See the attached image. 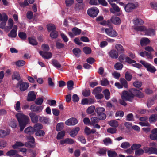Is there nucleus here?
<instances>
[{"mask_svg":"<svg viewBox=\"0 0 157 157\" xmlns=\"http://www.w3.org/2000/svg\"><path fill=\"white\" fill-rule=\"evenodd\" d=\"M105 95V98L106 100L110 98V93L109 90L107 89L105 90L103 92Z\"/></svg>","mask_w":157,"mask_h":157,"instance_id":"43","label":"nucleus"},{"mask_svg":"<svg viewBox=\"0 0 157 157\" xmlns=\"http://www.w3.org/2000/svg\"><path fill=\"white\" fill-rule=\"evenodd\" d=\"M20 89L21 90L24 91L26 90L29 86V84L26 82H22L19 83Z\"/></svg>","mask_w":157,"mask_h":157,"instance_id":"21","label":"nucleus"},{"mask_svg":"<svg viewBox=\"0 0 157 157\" xmlns=\"http://www.w3.org/2000/svg\"><path fill=\"white\" fill-rule=\"evenodd\" d=\"M24 146V144L21 142L17 141L15 144L13 145L12 147L13 149H17L19 147H23Z\"/></svg>","mask_w":157,"mask_h":157,"instance_id":"29","label":"nucleus"},{"mask_svg":"<svg viewBox=\"0 0 157 157\" xmlns=\"http://www.w3.org/2000/svg\"><path fill=\"white\" fill-rule=\"evenodd\" d=\"M133 23L135 25H138L143 24L144 21L140 18H135L133 20Z\"/></svg>","mask_w":157,"mask_h":157,"instance_id":"25","label":"nucleus"},{"mask_svg":"<svg viewBox=\"0 0 157 157\" xmlns=\"http://www.w3.org/2000/svg\"><path fill=\"white\" fill-rule=\"evenodd\" d=\"M133 91L136 96L141 98L144 97V94L140 90L134 89Z\"/></svg>","mask_w":157,"mask_h":157,"instance_id":"32","label":"nucleus"},{"mask_svg":"<svg viewBox=\"0 0 157 157\" xmlns=\"http://www.w3.org/2000/svg\"><path fill=\"white\" fill-rule=\"evenodd\" d=\"M112 8L110 9L111 13L115 14L116 12H119L120 11V9L119 7L116 4L111 6Z\"/></svg>","mask_w":157,"mask_h":157,"instance_id":"16","label":"nucleus"},{"mask_svg":"<svg viewBox=\"0 0 157 157\" xmlns=\"http://www.w3.org/2000/svg\"><path fill=\"white\" fill-rule=\"evenodd\" d=\"M67 88L69 90H71L73 88V82L72 80H70L67 82Z\"/></svg>","mask_w":157,"mask_h":157,"instance_id":"48","label":"nucleus"},{"mask_svg":"<svg viewBox=\"0 0 157 157\" xmlns=\"http://www.w3.org/2000/svg\"><path fill=\"white\" fill-rule=\"evenodd\" d=\"M150 42L149 40L147 38H143L141 40L140 44L141 46L146 45Z\"/></svg>","mask_w":157,"mask_h":157,"instance_id":"31","label":"nucleus"},{"mask_svg":"<svg viewBox=\"0 0 157 157\" xmlns=\"http://www.w3.org/2000/svg\"><path fill=\"white\" fill-rule=\"evenodd\" d=\"M120 81L123 87L125 88H128L127 82L125 79L124 78H121Z\"/></svg>","mask_w":157,"mask_h":157,"instance_id":"42","label":"nucleus"},{"mask_svg":"<svg viewBox=\"0 0 157 157\" xmlns=\"http://www.w3.org/2000/svg\"><path fill=\"white\" fill-rule=\"evenodd\" d=\"M101 84L104 86H105L109 84V82L108 81L106 78L103 79L100 81Z\"/></svg>","mask_w":157,"mask_h":157,"instance_id":"57","label":"nucleus"},{"mask_svg":"<svg viewBox=\"0 0 157 157\" xmlns=\"http://www.w3.org/2000/svg\"><path fill=\"white\" fill-rule=\"evenodd\" d=\"M7 19L8 16L6 14L3 13L1 14L0 13V21H7Z\"/></svg>","mask_w":157,"mask_h":157,"instance_id":"53","label":"nucleus"},{"mask_svg":"<svg viewBox=\"0 0 157 157\" xmlns=\"http://www.w3.org/2000/svg\"><path fill=\"white\" fill-rule=\"evenodd\" d=\"M96 109L95 107L92 105L89 107L86 110V113L89 114H91L94 112Z\"/></svg>","mask_w":157,"mask_h":157,"instance_id":"38","label":"nucleus"},{"mask_svg":"<svg viewBox=\"0 0 157 157\" xmlns=\"http://www.w3.org/2000/svg\"><path fill=\"white\" fill-rule=\"evenodd\" d=\"M17 26L14 25L13 29L11 30L10 33L8 34L9 36L11 37H15L17 36Z\"/></svg>","mask_w":157,"mask_h":157,"instance_id":"10","label":"nucleus"},{"mask_svg":"<svg viewBox=\"0 0 157 157\" xmlns=\"http://www.w3.org/2000/svg\"><path fill=\"white\" fill-rule=\"evenodd\" d=\"M29 42L31 44L35 45L37 44V43L35 39L33 37H30L29 38Z\"/></svg>","mask_w":157,"mask_h":157,"instance_id":"52","label":"nucleus"},{"mask_svg":"<svg viewBox=\"0 0 157 157\" xmlns=\"http://www.w3.org/2000/svg\"><path fill=\"white\" fill-rule=\"evenodd\" d=\"M74 141L71 139L67 138L64 140H62L60 141V143L62 144H71L74 143Z\"/></svg>","mask_w":157,"mask_h":157,"instance_id":"24","label":"nucleus"},{"mask_svg":"<svg viewBox=\"0 0 157 157\" xmlns=\"http://www.w3.org/2000/svg\"><path fill=\"white\" fill-rule=\"evenodd\" d=\"M138 6V3L137 2L134 3H128L125 6L124 9L126 12L129 13L133 9L137 8Z\"/></svg>","mask_w":157,"mask_h":157,"instance_id":"3","label":"nucleus"},{"mask_svg":"<svg viewBox=\"0 0 157 157\" xmlns=\"http://www.w3.org/2000/svg\"><path fill=\"white\" fill-rule=\"evenodd\" d=\"M10 133V131L9 130L0 129V138H4L9 135Z\"/></svg>","mask_w":157,"mask_h":157,"instance_id":"20","label":"nucleus"},{"mask_svg":"<svg viewBox=\"0 0 157 157\" xmlns=\"http://www.w3.org/2000/svg\"><path fill=\"white\" fill-rule=\"evenodd\" d=\"M123 67V65L120 63H117L114 65V68L117 70H121Z\"/></svg>","mask_w":157,"mask_h":157,"instance_id":"51","label":"nucleus"},{"mask_svg":"<svg viewBox=\"0 0 157 157\" xmlns=\"http://www.w3.org/2000/svg\"><path fill=\"white\" fill-rule=\"evenodd\" d=\"M72 31L75 35H78L81 32V30L77 28H74L72 29Z\"/></svg>","mask_w":157,"mask_h":157,"instance_id":"56","label":"nucleus"},{"mask_svg":"<svg viewBox=\"0 0 157 157\" xmlns=\"http://www.w3.org/2000/svg\"><path fill=\"white\" fill-rule=\"evenodd\" d=\"M108 155L109 157H116L117 154L113 151L109 150L108 151Z\"/></svg>","mask_w":157,"mask_h":157,"instance_id":"47","label":"nucleus"},{"mask_svg":"<svg viewBox=\"0 0 157 157\" xmlns=\"http://www.w3.org/2000/svg\"><path fill=\"white\" fill-rule=\"evenodd\" d=\"M64 124L63 123H58L56 126V130L57 131H60L63 128Z\"/></svg>","mask_w":157,"mask_h":157,"instance_id":"49","label":"nucleus"},{"mask_svg":"<svg viewBox=\"0 0 157 157\" xmlns=\"http://www.w3.org/2000/svg\"><path fill=\"white\" fill-rule=\"evenodd\" d=\"M134 29L137 31H144L146 29V28L144 26H134Z\"/></svg>","mask_w":157,"mask_h":157,"instance_id":"26","label":"nucleus"},{"mask_svg":"<svg viewBox=\"0 0 157 157\" xmlns=\"http://www.w3.org/2000/svg\"><path fill=\"white\" fill-rule=\"evenodd\" d=\"M36 135L38 136H42L45 134V132L44 131L40 130L37 131L36 133Z\"/></svg>","mask_w":157,"mask_h":157,"instance_id":"64","label":"nucleus"},{"mask_svg":"<svg viewBox=\"0 0 157 157\" xmlns=\"http://www.w3.org/2000/svg\"><path fill=\"white\" fill-rule=\"evenodd\" d=\"M115 48L118 52L123 53L124 52V49L122 45L120 44H117L115 45Z\"/></svg>","mask_w":157,"mask_h":157,"instance_id":"27","label":"nucleus"},{"mask_svg":"<svg viewBox=\"0 0 157 157\" xmlns=\"http://www.w3.org/2000/svg\"><path fill=\"white\" fill-rule=\"evenodd\" d=\"M143 149L145 153H148L150 154H154L157 155V149L155 148L145 147Z\"/></svg>","mask_w":157,"mask_h":157,"instance_id":"8","label":"nucleus"},{"mask_svg":"<svg viewBox=\"0 0 157 157\" xmlns=\"http://www.w3.org/2000/svg\"><path fill=\"white\" fill-rule=\"evenodd\" d=\"M99 118H98L96 117H93L91 118V123L90 125H94L96 123H98L99 120Z\"/></svg>","mask_w":157,"mask_h":157,"instance_id":"39","label":"nucleus"},{"mask_svg":"<svg viewBox=\"0 0 157 157\" xmlns=\"http://www.w3.org/2000/svg\"><path fill=\"white\" fill-rule=\"evenodd\" d=\"M50 36L52 38H56L58 36L57 32L54 30L52 31L50 34Z\"/></svg>","mask_w":157,"mask_h":157,"instance_id":"60","label":"nucleus"},{"mask_svg":"<svg viewBox=\"0 0 157 157\" xmlns=\"http://www.w3.org/2000/svg\"><path fill=\"white\" fill-rule=\"evenodd\" d=\"M15 64L17 66H22L25 64V62L23 60H19L16 62Z\"/></svg>","mask_w":157,"mask_h":157,"instance_id":"62","label":"nucleus"},{"mask_svg":"<svg viewBox=\"0 0 157 157\" xmlns=\"http://www.w3.org/2000/svg\"><path fill=\"white\" fill-rule=\"evenodd\" d=\"M19 37L22 40H25L27 37L26 34L23 32H20L18 34Z\"/></svg>","mask_w":157,"mask_h":157,"instance_id":"61","label":"nucleus"},{"mask_svg":"<svg viewBox=\"0 0 157 157\" xmlns=\"http://www.w3.org/2000/svg\"><path fill=\"white\" fill-rule=\"evenodd\" d=\"M43 109V107L41 106H37L33 105H31L30 106V110L32 111L40 112Z\"/></svg>","mask_w":157,"mask_h":157,"instance_id":"11","label":"nucleus"},{"mask_svg":"<svg viewBox=\"0 0 157 157\" xmlns=\"http://www.w3.org/2000/svg\"><path fill=\"white\" fill-rule=\"evenodd\" d=\"M42 126L41 124L38 123L34 125L33 128L35 132L42 128Z\"/></svg>","mask_w":157,"mask_h":157,"instance_id":"63","label":"nucleus"},{"mask_svg":"<svg viewBox=\"0 0 157 157\" xmlns=\"http://www.w3.org/2000/svg\"><path fill=\"white\" fill-rule=\"evenodd\" d=\"M133 84L135 87L138 88L141 86L142 84L141 82L136 81L133 82Z\"/></svg>","mask_w":157,"mask_h":157,"instance_id":"50","label":"nucleus"},{"mask_svg":"<svg viewBox=\"0 0 157 157\" xmlns=\"http://www.w3.org/2000/svg\"><path fill=\"white\" fill-rule=\"evenodd\" d=\"M109 124L113 127H117L119 125L118 122L115 120H111L108 122Z\"/></svg>","mask_w":157,"mask_h":157,"instance_id":"30","label":"nucleus"},{"mask_svg":"<svg viewBox=\"0 0 157 157\" xmlns=\"http://www.w3.org/2000/svg\"><path fill=\"white\" fill-rule=\"evenodd\" d=\"M84 6V4L83 2H78L76 4L75 7V9L76 10H78L82 9Z\"/></svg>","mask_w":157,"mask_h":157,"instance_id":"36","label":"nucleus"},{"mask_svg":"<svg viewBox=\"0 0 157 157\" xmlns=\"http://www.w3.org/2000/svg\"><path fill=\"white\" fill-rule=\"evenodd\" d=\"M134 96L132 94L128 93L127 91H124L121 95L122 99L119 100V103L125 106L127 104L125 101H131Z\"/></svg>","mask_w":157,"mask_h":157,"instance_id":"2","label":"nucleus"},{"mask_svg":"<svg viewBox=\"0 0 157 157\" xmlns=\"http://www.w3.org/2000/svg\"><path fill=\"white\" fill-rule=\"evenodd\" d=\"M130 144L128 142H125L122 143L121 145V148L124 149H126L130 146Z\"/></svg>","mask_w":157,"mask_h":157,"instance_id":"46","label":"nucleus"},{"mask_svg":"<svg viewBox=\"0 0 157 157\" xmlns=\"http://www.w3.org/2000/svg\"><path fill=\"white\" fill-rule=\"evenodd\" d=\"M145 35L148 36H153L155 35V32L154 30L151 28L146 29L145 32Z\"/></svg>","mask_w":157,"mask_h":157,"instance_id":"17","label":"nucleus"},{"mask_svg":"<svg viewBox=\"0 0 157 157\" xmlns=\"http://www.w3.org/2000/svg\"><path fill=\"white\" fill-rule=\"evenodd\" d=\"M109 55L111 58L113 59H116L118 56V52L114 50L111 51L109 52Z\"/></svg>","mask_w":157,"mask_h":157,"instance_id":"23","label":"nucleus"},{"mask_svg":"<svg viewBox=\"0 0 157 157\" xmlns=\"http://www.w3.org/2000/svg\"><path fill=\"white\" fill-rule=\"evenodd\" d=\"M78 121L75 118H71L67 120L65 123L68 126L75 125L77 124Z\"/></svg>","mask_w":157,"mask_h":157,"instance_id":"9","label":"nucleus"},{"mask_svg":"<svg viewBox=\"0 0 157 157\" xmlns=\"http://www.w3.org/2000/svg\"><path fill=\"white\" fill-rule=\"evenodd\" d=\"M80 128L78 127H77L73 130L70 132V135L71 137H74L78 133V132Z\"/></svg>","mask_w":157,"mask_h":157,"instance_id":"33","label":"nucleus"},{"mask_svg":"<svg viewBox=\"0 0 157 157\" xmlns=\"http://www.w3.org/2000/svg\"><path fill=\"white\" fill-rule=\"evenodd\" d=\"M154 99L153 98L149 99L147 103V105L148 107H150L154 104Z\"/></svg>","mask_w":157,"mask_h":157,"instance_id":"58","label":"nucleus"},{"mask_svg":"<svg viewBox=\"0 0 157 157\" xmlns=\"http://www.w3.org/2000/svg\"><path fill=\"white\" fill-rule=\"evenodd\" d=\"M99 13L98 9L96 7H93L88 9L87 13L91 17H96Z\"/></svg>","mask_w":157,"mask_h":157,"instance_id":"6","label":"nucleus"},{"mask_svg":"<svg viewBox=\"0 0 157 157\" xmlns=\"http://www.w3.org/2000/svg\"><path fill=\"white\" fill-rule=\"evenodd\" d=\"M36 96L34 91H31L29 93L28 97L27 99L28 101H34L36 98Z\"/></svg>","mask_w":157,"mask_h":157,"instance_id":"14","label":"nucleus"},{"mask_svg":"<svg viewBox=\"0 0 157 157\" xmlns=\"http://www.w3.org/2000/svg\"><path fill=\"white\" fill-rule=\"evenodd\" d=\"M65 132L62 131L59 132L57 134V138L58 139H61L65 135Z\"/></svg>","mask_w":157,"mask_h":157,"instance_id":"54","label":"nucleus"},{"mask_svg":"<svg viewBox=\"0 0 157 157\" xmlns=\"http://www.w3.org/2000/svg\"><path fill=\"white\" fill-rule=\"evenodd\" d=\"M34 128L31 126H29L26 128L24 130V132L28 134H32L35 132Z\"/></svg>","mask_w":157,"mask_h":157,"instance_id":"22","label":"nucleus"},{"mask_svg":"<svg viewBox=\"0 0 157 157\" xmlns=\"http://www.w3.org/2000/svg\"><path fill=\"white\" fill-rule=\"evenodd\" d=\"M29 115L32 121L34 123L36 122L38 120V117L34 113L31 112L29 113Z\"/></svg>","mask_w":157,"mask_h":157,"instance_id":"18","label":"nucleus"},{"mask_svg":"<svg viewBox=\"0 0 157 157\" xmlns=\"http://www.w3.org/2000/svg\"><path fill=\"white\" fill-rule=\"evenodd\" d=\"M40 54L42 57L45 59H48L51 58L52 56V54L50 52H43L40 51L39 52Z\"/></svg>","mask_w":157,"mask_h":157,"instance_id":"15","label":"nucleus"},{"mask_svg":"<svg viewBox=\"0 0 157 157\" xmlns=\"http://www.w3.org/2000/svg\"><path fill=\"white\" fill-rule=\"evenodd\" d=\"M140 63L147 68L148 71L151 73H154L156 71V69L154 66L145 61L141 60Z\"/></svg>","mask_w":157,"mask_h":157,"instance_id":"5","label":"nucleus"},{"mask_svg":"<svg viewBox=\"0 0 157 157\" xmlns=\"http://www.w3.org/2000/svg\"><path fill=\"white\" fill-rule=\"evenodd\" d=\"M106 33L109 36L114 37L117 36V32L112 28H108L106 30Z\"/></svg>","mask_w":157,"mask_h":157,"instance_id":"7","label":"nucleus"},{"mask_svg":"<svg viewBox=\"0 0 157 157\" xmlns=\"http://www.w3.org/2000/svg\"><path fill=\"white\" fill-rule=\"evenodd\" d=\"M12 78L13 79L19 80L20 78L19 73L17 71H14L12 75Z\"/></svg>","mask_w":157,"mask_h":157,"instance_id":"34","label":"nucleus"},{"mask_svg":"<svg viewBox=\"0 0 157 157\" xmlns=\"http://www.w3.org/2000/svg\"><path fill=\"white\" fill-rule=\"evenodd\" d=\"M13 21L11 19H9L8 21L7 25L5 27L6 30L9 31L13 27Z\"/></svg>","mask_w":157,"mask_h":157,"instance_id":"19","label":"nucleus"},{"mask_svg":"<svg viewBox=\"0 0 157 157\" xmlns=\"http://www.w3.org/2000/svg\"><path fill=\"white\" fill-rule=\"evenodd\" d=\"M16 116L19 122L20 131H22L29 123V118L28 116L21 113H17Z\"/></svg>","mask_w":157,"mask_h":157,"instance_id":"1","label":"nucleus"},{"mask_svg":"<svg viewBox=\"0 0 157 157\" xmlns=\"http://www.w3.org/2000/svg\"><path fill=\"white\" fill-rule=\"evenodd\" d=\"M17 151L15 150H11L8 151L6 153V155L10 156H13L17 154Z\"/></svg>","mask_w":157,"mask_h":157,"instance_id":"37","label":"nucleus"},{"mask_svg":"<svg viewBox=\"0 0 157 157\" xmlns=\"http://www.w3.org/2000/svg\"><path fill=\"white\" fill-rule=\"evenodd\" d=\"M110 21L111 22L116 25H119L121 22V20L119 17L114 16L112 17Z\"/></svg>","mask_w":157,"mask_h":157,"instance_id":"13","label":"nucleus"},{"mask_svg":"<svg viewBox=\"0 0 157 157\" xmlns=\"http://www.w3.org/2000/svg\"><path fill=\"white\" fill-rule=\"evenodd\" d=\"M132 77V75L130 74L128 71H127L126 72L125 74V78L128 81H130Z\"/></svg>","mask_w":157,"mask_h":157,"instance_id":"59","label":"nucleus"},{"mask_svg":"<svg viewBox=\"0 0 157 157\" xmlns=\"http://www.w3.org/2000/svg\"><path fill=\"white\" fill-rule=\"evenodd\" d=\"M73 52L75 55L77 56H78L81 54L80 50L78 48H75L74 49Z\"/></svg>","mask_w":157,"mask_h":157,"instance_id":"44","label":"nucleus"},{"mask_svg":"<svg viewBox=\"0 0 157 157\" xmlns=\"http://www.w3.org/2000/svg\"><path fill=\"white\" fill-rule=\"evenodd\" d=\"M52 62L53 66L56 68H59L61 67V65L56 60H53Z\"/></svg>","mask_w":157,"mask_h":157,"instance_id":"41","label":"nucleus"},{"mask_svg":"<svg viewBox=\"0 0 157 157\" xmlns=\"http://www.w3.org/2000/svg\"><path fill=\"white\" fill-rule=\"evenodd\" d=\"M95 111L98 114L99 119L103 120L106 118V115L104 113L105 109L102 107H97L95 109Z\"/></svg>","mask_w":157,"mask_h":157,"instance_id":"4","label":"nucleus"},{"mask_svg":"<svg viewBox=\"0 0 157 157\" xmlns=\"http://www.w3.org/2000/svg\"><path fill=\"white\" fill-rule=\"evenodd\" d=\"M48 30V32L53 31L56 30L55 26L53 24H49L47 25Z\"/></svg>","mask_w":157,"mask_h":157,"instance_id":"35","label":"nucleus"},{"mask_svg":"<svg viewBox=\"0 0 157 157\" xmlns=\"http://www.w3.org/2000/svg\"><path fill=\"white\" fill-rule=\"evenodd\" d=\"M14 108L15 110L17 112H19L21 110V103L20 101H17L14 105Z\"/></svg>","mask_w":157,"mask_h":157,"instance_id":"40","label":"nucleus"},{"mask_svg":"<svg viewBox=\"0 0 157 157\" xmlns=\"http://www.w3.org/2000/svg\"><path fill=\"white\" fill-rule=\"evenodd\" d=\"M149 121L150 123H154L157 121V115L156 114L151 115L149 118Z\"/></svg>","mask_w":157,"mask_h":157,"instance_id":"28","label":"nucleus"},{"mask_svg":"<svg viewBox=\"0 0 157 157\" xmlns=\"http://www.w3.org/2000/svg\"><path fill=\"white\" fill-rule=\"evenodd\" d=\"M150 138L152 140H157V128L152 129L151 131V134L149 136Z\"/></svg>","mask_w":157,"mask_h":157,"instance_id":"12","label":"nucleus"},{"mask_svg":"<svg viewBox=\"0 0 157 157\" xmlns=\"http://www.w3.org/2000/svg\"><path fill=\"white\" fill-rule=\"evenodd\" d=\"M102 90L100 87H98L95 88L93 91V94H99L101 91Z\"/></svg>","mask_w":157,"mask_h":157,"instance_id":"55","label":"nucleus"},{"mask_svg":"<svg viewBox=\"0 0 157 157\" xmlns=\"http://www.w3.org/2000/svg\"><path fill=\"white\" fill-rule=\"evenodd\" d=\"M39 120L41 122L45 124L48 123L49 121V118L44 117H40Z\"/></svg>","mask_w":157,"mask_h":157,"instance_id":"45","label":"nucleus"}]
</instances>
